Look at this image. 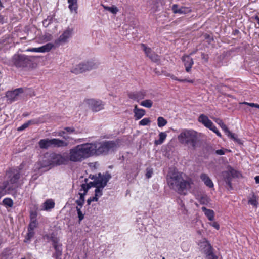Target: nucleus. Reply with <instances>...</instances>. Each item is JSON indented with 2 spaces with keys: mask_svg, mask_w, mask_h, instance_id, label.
I'll return each instance as SVG.
<instances>
[{
  "mask_svg": "<svg viewBox=\"0 0 259 259\" xmlns=\"http://www.w3.org/2000/svg\"><path fill=\"white\" fill-rule=\"evenodd\" d=\"M37 221H30L28 230H33L37 227Z\"/></svg>",
  "mask_w": 259,
  "mask_h": 259,
  "instance_id": "47",
  "label": "nucleus"
},
{
  "mask_svg": "<svg viewBox=\"0 0 259 259\" xmlns=\"http://www.w3.org/2000/svg\"><path fill=\"white\" fill-rule=\"evenodd\" d=\"M75 203L77 204V206L78 207L79 206V208H81L83 206V205L84 203V201H82V200H76L75 201Z\"/></svg>",
  "mask_w": 259,
  "mask_h": 259,
  "instance_id": "61",
  "label": "nucleus"
},
{
  "mask_svg": "<svg viewBox=\"0 0 259 259\" xmlns=\"http://www.w3.org/2000/svg\"><path fill=\"white\" fill-rule=\"evenodd\" d=\"M223 176L224 179V181L228 187V188L230 190H232L233 187L231 183L233 179L232 177L228 173L227 171L223 172Z\"/></svg>",
  "mask_w": 259,
  "mask_h": 259,
  "instance_id": "27",
  "label": "nucleus"
},
{
  "mask_svg": "<svg viewBox=\"0 0 259 259\" xmlns=\"http://www.w3.org/2000/svg\"><path fill=\"white\" fill-rule=\"evenodd\" d=\"M140 105L142 106L151 108L153 105V102L149 99H147L141 102Z\"/></svg>",
  "mask_w": 259,
  "mask_h": 259,
  "instance_id": "39",
  "label": "nucleus"
},
{
  "mask_svg": "<svg viewBox=\"0 0 259 259\" xmlns=\"http://www.w3.org/2000/svg\"><path fill=\"white\" fill-rule=\"evenodd\" d=\"M8 183L7 182L4 181L2 185L0 186V194L2 196H4L6 194H11L15 196L17 194L14 191L9 190Z\"/></svg>",
  "mask_w": 259,
  "mask_h": 259,
  "instance_id": "18",
  "label": "nucleus"
},
{
  "mask_svg": "<svg viewBox=\"0 0 259 259\" xmlns=\"http://www.w3.org/2000/svg\"><path fill=\"white\" fill-rule=\"evenodd\" d=\"M98 200V198L95 195V196L90 197L87 200V204L88 205H90L92 202L97 201Z\"/></svg>",
  "mask_w": 259,
  "mask_h": 259,
  "instance_id": "53",
  "label": "nucleus"
},
{
  "mask_svg": "<svg viewBox=\"0 0 259 259\" xmlns=\"http://www.w3.org/2000/svg\"><path fill=\"white\" fill-rule=\"evenodd\" d=\"M213 119V120L217 123L220 126H222L223 124H224V122L223 121H222V119H220V118H212Z\"/></svg>",
  "mask_w": 259,
  "mask_h": 259,
  "instance_id": "58",
  "label": "nucleus"
},
{
  "mask_svg": "<svg viewBox=\"0 0 259 259\" xmlns=\"http://www.w3.org/2000/svg\"><path fill=\"white\" fill-rule=\"evenodd\" d=\"M36 57L34 56L15 54L11 58V66L21 69L29 70L36 66Z\"/></svg>",
  "mask_w": 259,
  "mask_h": 259,
  "instance_id": "1",
  "label": "nucleus"
},
{
  "mask_svg": "<svg viewBox=\"0 0 259 259\" xmlns=\"http://www.w3.org/2000/svg\"><path fill=\"white\" fill-rule=\"evenodd\" d=\"M181 209L182 212L183 214H186L187 212V210L185 207L184 204L183 203L182 201H181Z\"/></svg>",
  "mask_w": 259,
  "mask_h": 259,
  "instance_id": "59",
  "label": "nucleus"
},
{
  "mask_svg": "<svg viewBox=\"0 0 259 259\" xmlns=\"http://www.w3.org/2000/svg\"><path fill=\"white\" fill-rule=\"evenodd\" d=\"M167 123V120L163 117H159L157 118V125L158 127H161Z\"/></svg>",
  "mask_w": 259,
  "mask_h": 259,
  "instance_id": "38",
  "label": "nucleus"
},
{
  "mask_svg": "<svg viewBox=\"0 0 259 259\" xmlns=\"http://www.w3.org/2000/svg\"><path fill=\"white\" fill-rule=\"evenodd\" d=\"M51 147L59 148L66 147L68 145V143L59 139L53 138L51 139Z\"/></svg>",
  "mask_w": 259,
  "mask_h": 259,
  "instance_id": "19",
  "label": "nucleus"
},
{
  "mask_svg": "<svg viewBox=\"0 0 259 259\" xmlns=\"http://www.w3.org/2000/svg\"><path fill=\"white\" fill-rule=\"evenodd\" d=\"M38 165H39V169L48 167L50 166H52L49 155L48 154L45 155L42 160L39 162Z\"/></svg>",
  "mask_w": 259,
  "mask_h": 259,
  "instance_id": "21",
  "label": "nucleus"
},
{
  "mask_svg": "<svg viewBox=\"0 0 259 259\" xmlns=\"http://www.w3.org/2000/svg\"><path fill=\"white\" fill-rule=\"evenodd\" d=\"M225 151H228L227 149H219V150H217L215 151V153L217 154V155H224L225 154Z\"/></svg>",
  "mask_w": 259,
  "mask_h": 259,
  "instance_id": "54",
  "label": "nucleus"
},
{
  "mask_svg": "<svg viewBox=\"0 0 259 259\" xmlns=\"http://www.w3.org/2000/svg\"><path fill=\"white\" fill-rule=\"evenodd\" d=\"M96 147V155H107L114 152L117 144L114 141H105L101 142H95Z\"/></svg>",
  "mask_w": 259,
  "mask_h": 259,
  "instance_id": "5",
  "label": "nucleus"
},
{
  "mask_svg": "<svg viewBox=\"0 0 259 259\" xmlns=\"http://www.w3.org/2000/svg\"><path fill=\"white\" fill-rule=\"evenodd\" d=\"M146 95L145 92L142 91L129 92L127 93V96L129 98L139 102L140 100L143 99Z\"/></svg>",
  "mask_w": 259,
  "mask_h": 259,
  "instance_id": "15",
  "label": "nucleus"
},
{
  "mask_svg": "<svg viewBox=\"0 0 259 259\" xmlns=\"http://www.w3.org/2000/svg\"><path fill=\"white\" fill-rule=\"evenodd\" d=\"M211 225L213 226L214 228H215L217 230H219L220 229V225L216 222H212L211 224Z\"/></svg>",
  "mask_w": 259,
  "mask_h": 259,
  "instance_id": "63",
  "label": "nucleus"
},
{
  "mask_svg": "<svg viewBox=\"0 0 259 259\" xmlns=\"http://www.w3.org/2000/svg\"><path fill=\"white\" fill-rule=\"evenodd\" d=\"M198 120L199 122L203 124L207 128H208L209 127V126H211L212 125V123H213L208 118V117L204 114H201L199 116Z\"/></svg>",
  "mask_w": 259,
  "mask_h": 259,
  "instance_id": "23",
  "label": "nucleus"
},
{
  "mask_svg": "<svg viewBox=\"0 0 259 259\" xmlns=\"http://www.w3.org/2000/svg\"><path fill=\"white\" fill-rule=\"evenodd\" d=\"M37 213L36 212H31L30 213V220L31 221H37Z\"/></svg>",
  "mask_w": 259,
  "mask_h": 259,
  "instance_id": "56",
  "label": "nucleus"
},
{
  "mask_svg": "<svg viewBox=\"0 0 259 259\" xmlns=\"http://www.w3.org/2000/svg\"><path fill=\"white\" fill-rule=\"evenodd\" d=\"M182 60L184 63L186 71L187 72H189L194 64L193 59L190 57V55H185L182 57Z\"/></svg>",
  "mask_w": 259,
  "mask_h": 259,
  "instance_id": "17",
  "label": "nucleus"
},
{
  "mask_svg": "<svg viewBox=\"0 0 259 259\" xmlns=\"http://www.w3.org/2000/svg\"><path fill=\"white\" fill-rule=\"evenodd\" d=\"M29 126L27 122L17 128L18 131H22Z\"/></svg>",
  "mask_w": 259,
  "mask_h": 259,
  "instance_id": "55",
  "label": "nucleus"
},
{
  "mask_svg": "<svg viewBox=\"0 0 259 259\" xmlns=\"http://www.w3.org/2000/svg\"><path fill=\"white\" fill-rule=\"evenodd\" d=\"M108 177H109V180L111 178V175L108 172H106L105 174L103 175L101 174V173H98L97 175H90L89 178L91 180H93L94 181H96L97 180L99 181L102 180L103 182H104L106 179Z\"/></svg>",
  "mask_w": 259,
  "mask_h": 259,
  "instance_id": "20",
  "label": "nucleus"
},
{
  "mask_svg": "<svg viewBox=\"0 0 259 259\" xmlns=\"http://www.w3.org/2000/svg\"><path fill=\"white\" fill-rule=\"evenodd\" d=\"M85 158L96 155L95 143H87L80 145Z\"/></svg>",
  "mask_w": 259,
  "mask_h": 259,
  "instance_id": "10",
  "label": "nucleus"
},
{
  "mask_svg": "<svg viewBox=\"0 0 259 259\" xmlns=\"http://www.w3.org/2000/svg\"><path fill=\"white\" fill-rule=\"evenodd\" d=\"M109 181V177H108L106 179L104 182H102L101 184L96 187L95 190V195L96 196L98 197V196H101L102 195V189L106 186Z\"/></svg>",
  "mask_w": 259,
  "mask_h": 259,
  "instance_id": "25",
  "label": "nucleus"
},
{
  "mask_svg": "<svg viewBox=\"0 0 259 259\" xmlns=\"http://www.w3.org/2000/svg\"><path fill=\"white\" fill-rule=\"evenodd\" d=\"M49 155L52 166L65 164L68 161L67 158L65 157L60 154L52 152Z\"/></svg>",
  "mask_w": 259,
  "mask_h": 259,
  "instance_id": "11",
  "label": "nucleus"
},
{
  "mask_svg": "<svg viewBox=\"0 0 259 259\" xmlns=\"http://www.w3.org/2000/svg\"><path fill=\"white\" fill-rule=\"evenodd\" d=\"M153 173V170L152 168H147L146 172L145 174L146 177L147 179H149L152 177V175Z\"/></svg>",
  "mask_w": 259,
  "mask_h": 259,
  "instance_id": "51",
  "label": "nucleus"
},
{
  "mask_svg": "<svg viewBox=\"0 0 259 259\" xmlns=\"http://www.w3.org/2000/svg\"><path fill=\"white\" fill-rule=\"evenodd\" d=\"M47 238H50L53 243V246L55 249V252L53 254L52 257L55 259H61L62 245L58 243L59 239L53 234H52L50 237L47 236Z\"/></svg>",
  "mask_w": 259,
  "mask_h": 259,
  "instance_id": "9",
  "label": "nucleus"
},
{
  "mask_svg": "<svg viewBox=\"0 0 259 259\" xmlns=\"http://www.w3.org/2000/svg\"><path fill=\"white\" fill-rule=\"evenodd\" d=\"M201 58L204 60L206 62H207L209 59L208 55L205 54L204 53H201Z\"/></svg>",
  "mask_w": 259,
  "mask_h": 259,
  "instance_id": "57",
  "label": "nucleus"
},
{
  "mask_svg": "<svg viewBox=\"0 0 259 259\" xmlns=\"http://www.w3.org/2000/svg\"><path fill=\"white\" fill-rule=\"evenodd\" d=\"M53 47H55V48L56 47L55 45V43L54 44L48 43V44L40 47L39 50H40L41 52H42V53L47 52H49Z\"/></svg>",
  "mask_w": 259,
  "mask_h": 259,
  "instance_id": "34",
  "label": "nucleus"
},
{
  "mask_svg": "<svg viewBox=\"0 0 259 259\" xmlns=\"http://www.w3.org/2000/svg\"><path fill=\"white\" fill-rule=\"evenodd\" d=\"M201 209L209 220L213 221L214 220V212L213 210L207 209L205 207H202Z\"/></svg>",
  "mask_w": 259,
  "mask_h": 259,
  "instance_id": "30",
  "label": "nucleus"
},
{
  "mask_svg": "<svg viewBox=\"0 0 259 259\" xmlns=\"http://www.w3.org/2000/svg\"><path fill=\"white\" fill-rule=\"evenodd\" d=\"M55 206V202L52 199H47L44 203H43V210L48 211L52 208H53Z\"/></svg>",
  "mask_w": 259,
  "mask_h": 259,
  "instance_id": "29",
  "label": "nucleus"
},
{
  "mask_svg": "<svg viewBox=\"0 0 259 259\" xmlns=\"http://www.w3.org/2000/svg\"><path fill=\"white\" fill-rule=\"evenodd\" d=\"M23 92L24 90L22 88H17L13 91H7L6 93V97L7 99L8 103L11 104L13 102L17 101L20 94L23 93Z\"/></svg>",
  "mask_w": 259,
  "mask_h": 259,
  "instance_id": "12",
  "label": "nucleus"
},
{
  "mask_svg": "<svg viewBox=\"0 0 259 259\" xmlns=\"http://www.w3.org/2000/svg\"><path fill=\"white\" fill-rule=\"evenodd\" d=\"M97 67V65L95 63L92 61H88L79 63L76 65L72 69L71 72L75 74H78L87 71H90L92 69H95Z\"/></svg>",
  "mask_w": 259,
  "mask_h": 259,
  "instance_id": "6",
  "label": "nucleus"
},
{
  "mask_svg": "<svg viewBox=\"0 0 259 259\" xmlns=\"http://www.w3.org/2000/svg\"><path fill=\"white\" fill-rule=\"evenodd\" d=\"M252 195L251 198H250L248 200V203L251 205L254 206V207H257L258 202H257V198L258 197L256 196L253 192L252 193Z\"/></svg>",
  "mask_w": 259,
  "mask_h": 259,
  "instance_id": "37",
  "label": "nucleus"
},
{
  "mask_svg": "<svg viewBox=\"0 0 259 259\" xmlns=\"http://www.w3.org/2000/svg\"><path fill=\"white\" fill-rule=\"evenodd\" d=\"M141 46L146 56L148 57L152 61L156 62L159 60L158 55H156L154 52H153L151 48H148L144 44H141Z\"/></svg>",
  "mask_w": 259,
  "mask_h": 259,
  "instance_id": "16",
  "label": "nucleus"
},
{
  "mask_svg": "<svg viewBox=\"0 0 259 259\" xmlns=\"http://www.w3.org/2000/svg\"><path fill=\"white\" fill-rule=\"evenodd\" d=\"M167 137V134L165 132H160L159 134V139L156 140L154 141V144L156 145L162 144Z\"/></svg>",
  "mask_w": 259,
  "mask_h": 259,
  "instance_id": "32",
  "label": "nucleus"
},
{
  "mask_svg": "<svg viewBox=\"0 0 259 259\" xmlns=\"http://www.w3.org/2000/svg\"><path fill=\"white\" fill-rule=\"evenodd\" d=\"M53 47H55V48L56 47L55 45V43L54 44L48 43V44L40 47L39 50H40L41 52H42V53L47 52H49Z\"/></svg>",
  "mask_w": 259,
  "mask_h": 259,
  "instance_id": "35",
  "label": "nucleus"
},
{
  "mask_svg": "<svg viewBox=\"0 0 259 259\" xmlns=\"http://www.w3.org/2000/svg\"><path fill=\"white\" fill-rule=\"evenodd\" d=\"M200 179L204 183L206 186L210 188L213 187L214 185L212 180L206 174H201L200 175Z\"/></svg>",
  "mask_w": 259,
  "mask_h": 259,
  "instance_id": "26",
  "label": "nucleus"
},
{
  "mask_svg": "<svg viewBox=\"0 0 259 259\" xmlns=\"http://www.w3.org/2000/svg\"><path fill=\"white\" fill-rule=\"evenodd\" d=\"M150 122H151V121L149 118H145L142 119L139 122V125H143V126L147 125Z\"/></svg>",
  "mask_w": 259,
  "mask_h": 259,
  "instance_id": "46",
  "label": "nucleus"
},
{
  "mask_svg": "<svg viewBox=\"0 0 259 259\" xmlns=\"http://www.w3.org/2000/svg\"><path fill=\"white\" fill-rule=\"evenodd\" d=\"M103 182L101 180L99 181L97 180L95 181L90 182L88 184H82L81 185V189H85L86 191H88L92 187H96L101 184Z\"/></svg>",
  "mask_w": 259,
  "mask_h": 259,
  "instance_id": "22",
  "label": "nucleus"
},
{
  "mask_svg": "<svg viewBox=\"0 0 259 259\" xmlns=\"http://www.w3.org/2000/svg\"><path fill=\"white\" fill-rule=\"evenodd\" d=\"M104 9L106 10L110 11L112 14H115L118 11V9L116 6H113L112 7L104 6Z\"/></svg>",
  "mask_w": 259,
  "mask_h": 259,
  "instance_id": "42",
  "label": "nucleus"
},
{
  "mask_svg": "<svg viewBox=\"0 0 259 259\" xmlns=\"http://www.w3.org/2000/svg\"><path fill=\"white\" fill-rule=\"evenodd\" d=\"M69 3L68 8L71 12L74 11L75 14L77 13V0H67Z\"/></svg>",
  "mask_w": 259,
  "mask_h": 259,
  "instance_id": "31",
  "label": "nucleus"
},
{
  "mask_svg": "<svg viewBox=\"0 0 259 259\" xmlns=\"http://www.w3.org/2000/svg\"><path fill=\"white\" fill-rule=\"evenodd\" d=\"M89 108L93 112H98L104 108V104L101 100H96L93 99H89L87 101Z\"/></svg>",
  "mask_w": 259,
  "mask_h": 259,
  "instance_id": "14",
  "label": "nucleus"
},
{
  "mask_svg": "<svg viewBox=\"0 0 259 259\" xmlns=\"http://www.w3.org/2000/svg\"><path fill=\"white\" fill-rule=\"evenodd\" d=\"M73 33L72 28H68L63 33L59 36V37L55 41V45L58 47L60 44L67 42V39L71 37Z\"/></svg>",
  "mask_w": 259,
  "mask_h": 259,
  "instance_id": "13",
  "label": "nucleus"
},
{
  "mask_svg": "<svg viewBox=\"0 0 259 259\" xmlns=\"http://www.w3.org/2000/svg\"><path fill=\"white\" fill-rule=\"evenodd\" d=\"M40 47L39 48H30L28 49L27 50V51L29 52H41L40 50H39Z\"/></svg>",
  "mask_w": 259,
  "mask_h": 259,
  "instance_id": "60",
  "label": "nucleus"
},
{
  "mask_svg": "<svg viewBox=\"0 0 259 259\" xmlns=\"http://www.w3.org/2000/svg\"><path fill=\"white\" fill-rule=\"evenodd\" d=\"M64 129L66 132H67L69 134H71V133L77 134V132H76L75 128L73 127H65Z\"/></svg>",
  "mask_w": 259,
  "mask_h": 259,
  "instance_id": "50",
  "label": "nucleus"
},
{
  "mask_svg": "<svg viewBox=\"0 0 259 259\" xmlns=\"http://www.w3.org/2000/svg\"><path fill=\"white\" fill-rule=\"evenodd\" d=\"M34 235V232L33 230H28V232L27 234L26 237L25 238V240H24L25 242H27L28 241L30 240Z\"/></svg>",
  "mask_w": 259,
  "mask_h": 259,
  "instance_id": "45",
  "label": "nucleus"
},
{
  "mask_svg": "<svg viewBox=\"0 0 259 259\" xmlns=\"http://www.w3.org/2000/svg\"><path fill=\"white\" fill-rule=\"evenodd\" d=\"M51 139L48 138L41 139L38 142V145L41 149H48L51 147Z\"/></svg>",
  "mask_w": 259,
  "mask_h": 259,
  "instance_id": "28",
  "label": "nucleus"
},
{
  "mask_svg": "<svg viewBox=\"0 0 259 259\" xmlns=\"http://www.w3.org/2000/svg\"><path fill=\"white\" fill-rule=\"evenodd\" d=\"M167 182L170 189L181 193L190 186L188 181L185 180L181 175L175 169L170 170L167 175Z\"/></svg>",
  "mask_w": 259,
  "mask_h": 259,
  "instance_id": "2",
  "label": "nucleus"
},
{
  "mask_svg": "<svg viewBox=\"0 0 259 259\" xmlns=\"http://www.w3.org/2000/svg\"><path fill=\"white\" fill-rule=\"evenodd\" d=\"M172 10L174 13L185 14L186 13V9L184 7L179 8L177 4H175L172 7Z\"/></svg>",
  "mask_w": 259,
  "mask_h": 259,
  "instance_id": "33",
  "label": "nucleus"
},
{
  "mask_svg": "<svg viewBox=\"0 0 259 259\" xmlns=\"http://www.w3.org/2000/svg\"><path fill=\"white\" fill-rule=\"evenodd\" d=\"M83 190L84 192L83 193H79V195L80 196L79 199L78 200H82V201H84V196L87 194L88 191H86L85 189H80V191Z\"/></svg>",
  "mask_w": 259,
  "mask_h": 259,
  "instance_id": "52",
  "label": "nucleus"
},
{
  "mask_svg": "<svg viewBox=\"0 0 259 259\" xmlns=\"http://www.w3.org/2000/svg\"><path fill=\"white\" fill-rule=\"evenodd\" d=\"M76 209L77 211V215L78 218V222L80 224V222L84 219V214L82 213L80 209V208H79V207L77 206L76 207Z\"/></svg>",
  "mask_w": 259,
  "mask_h": 259,
  "instance_id": "43",
  "label": "nucleus"
},
{
  "mask_svg": "<svg viewBox=\"0 0 259 259\" xmlns=\"http://www.w3.org/2000/svg\"><path fill=\"white\" fill-rule=\"evenodd\" d=\"M178 139L181 143L195 149L198 141L197 132L192 130H185L178 136Z\"/></svg>",
  "mask_w": 259,
  "mask_h": 259,
  "instance_id": "4",
  "label": "nucleus"
},
{
  "mask_svg": "<svg viewBox=\"0 0 259 259\" xmlns=\"http://www.w3.org/2000/svg\"><path fill=\"white\" fill-rule=\"evenodd\" d=\"M27 123H28V125L29 126L31 124H37L38 123V121L36 119H32V120H30L28 121L27 122Z\"/></svg>",
  "mask_w": 259,
  "mask_h": 259,
  "instance_id": "62",
  "label": "nucleus"
},
{
  "mask_svg": "<svg viewBox=\"0 0 259 259\" xmlns=\"http://www.w3.org/2000/svg\"><path fill=\"white\" fill-rule=\"evenodd\" d=\"M133 112L134 113V117L136 120L141 119L145 114V110L143 109L138 108L137 105H135L134 106Z\"/></svg>",
  "mask_w": 259,
  "mask_h": 259,
  "instance_id": "24",
  "label": "nucleus"
},
{
  "mask_svg": "<svg viewBox=\"0 0 259 259\" xmlns=\"http://www.w3.org/2000/svg\"><path fill=\"white\" fill-rule=\"evenodd\" d=\"M52 17H48L46 19L42 21L43 25L45 27H47L52 22Z\"/></svg>",
  "mask_w": 259,
  "mask_h": 259,
  "instance_id": "49",
  "label": "nucleus"
},
{
  "mask_svg": "<svg viewBox=\"0 0 259 259\" xmlns=\"http://www.w3.org/2000/svg\"><path fill=\"white\" fill-rule=\"evenodd\" d=\"M199 202L200 204L205 205L209 202V199L206 195L202 196L200 198Z\"/></svg>",
  "mask_w": 259,
  "mask_h": 259,
  "instance_id": "44",
  "label": "nucleus"
},
{
  "mask_svg": "<svg viewBox=\"0 0 259 259\" xmlns=\"http://www.w3.org/2000/svg\"><path fill=\"white\" fill-rule=\"evenodd\" d=\"M22 167L20 165L16 168H9L6 171L7 180L4 181L8 183L9 190L14 191L16 194L17 189L20 187L23 183H20L19 180L21 177V169Z\"/></svg>",
  "mask_w": 259,
  "mask_h": 259,
  "instance_id": "3",
  "label": "nucleus"
},
{
  "mask_svg": "<svg viewBox=\"0 0 259 259\" xmlns=\"http://www.w3.org/2000/svg\"><path fill=\"white\" fill-rule=\"evenodd\" d=\"M200 248L201 252L206 255V259H218V256L214 254L213 248L208 241L200 242Z\"/></svg>",
  "mask_w": 259,
  "mask_h": 259,
  "instance_id": "8",
  "label": "nucleus"
},
{
  "mask_svg": "<svg viewBox=\"0 0 259 259\" xmlns=\"http://www.w3.org/2000/svg\"><path fill=\"white\" fill-rule=\"evenodd\" d=\"M85 159L80 145L70 149L68 160L73 162H80Z\"/></svg>",
  "mask_w": 259,
  "mask_h": 259,
  "instance_id": "7",
  "label": "nucleus"
},
{
  "mask_svg": "<svg viewBox=\"0 0 259 259\" xmlns=\"http://www.w3.org/2000/svg\"><path fill=\"white\" fill-rule=\"evenodd\" d=\"M227 171L232 177V178L235 177L238 178L240 175L238 171L236 170L231 166L228 167V170Z\"/></svg>",
  "mask_w": 259,
  "mask_h": 259,
  "instance_id": "36",
  "label": "nucleus"
},
{
  "mask_svg": "<svg viewBox=\"0 0 259 259\" xmlns=\"http://www.w3.org/2000/svg\"><path fill=\"white\" fill-rule=\"evenodd\" d=\"M3 204L9 207H12L13 205V201L12 199L9 198H5L3 200Z\"/></svg>",
  "mask_w": 259,
  "mask_h": 259,
  "instance_id": "40",
  "label": "nucleus"
},
{
  "mask_svg": "<svg viewBox=\"0 0 259 259\" xmlns=\"http://www.w3.org/2000/svg\"><path fill=\"white\" fill-rule=\"evenodd\" d=\"M243 104L247 105L251 107H255L256 106L257 104L254 103H248V102H244Z\"/></svg>",
  "mask_w": 259,
  "mask_h": 259,
  "instance_id": "64",
  "label": "nucleus"
},
{
  "mask_svg": "<svg viewBox=\"0 0 259 259\" xmlns=\"http://www.w3.org/2000/svg\"><path fill=\"white\" fill-rule=\"evenodd\" d=\"M220 127L224 131V132L227 135L228 137L231 134L232 132L230 131V130L228 128V127L224 123Z\"/></svg>",
  "mask_w": 259,
  "mask_h": 259,
  "instance_id": "48",
  "label": "nucleus"
},
{
  "mask_svg": "<svg viewBox=\"0 0 259 259\" xmlns=\"http://www.w3.org/2000/svg\"><path fill=\"white\" fill-rule=\"evenodd\" d=\"M230 138L237 143L239 145H242L243 141L241 139L238 138L235 134L231 133V134L228 136Z\"/></svg>",
  "mask_w": 259,
  "mask_h": 259,
  "instance_id": "41",
  "label": "nucleus"
}]
</instances>
